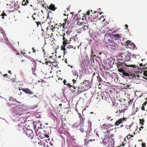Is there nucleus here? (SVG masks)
Here are the masks:
<instances>
[{
	"instance_id": "25",
	"label": "nucleus",
	"mask_w": 147,
	"mask_h": 147,
	"mask_svg": "<svg viewBox=\"0 0 147 147\" xmlns=\"http://www.w3.org/2000/svg\"><path fill=\"white\" fill-rule=\"evenodd\" d=\"M130 126H131L130 129V131H133L134 130H136L137 127L136 125L133 124H131Z\"/></svg>"
},
{
	"instance_id": "33",
	"label": "nucleus",
	"mask_w": 147,
	"mask_h": 147,
	"mask_svg": "<svg viewBox=\"0 0 147 147\" xmlns=\"http://www.w3.org/2000/svg\"><path fill=\"white\" fill-rule=\"evenodd\" d=\"M127 53H123L121 55V59H122L123 60V61H124L125 58V57Z\"/></svg>"
},
{
	"instance_id": "14",
	"label": "nucleus",
	"mask_w": 147,
	"mask_h": 147,
	"mask_svg": "<svg viewBox=\"0 0 147 147\" xmlns=\"http://www.w3.org/2000/svg\"><path fill=\"white\" fill-rule=\"evenodd\" d=\"M79 117L80 119V124H84L85 122V118L84 116L83 115H82L81 113H78Z\"/></svg>"
},
{
	"instance_id": "20",
	"label": "nucleus",
	"mask_w": 147,
	"mask_h": 147,
	"mask_svg": "<svg viewBox=\"0 0 147 147\" xmlns=\"http://www.w3.org/2000/svg\"><path fill=\"white\" fill-rule=\"evenodd\" d=\"M0 42L5 43L7 45H8L9 44V40H7V38H4L3 39H0Z\"/></svg>"
},
{
	"instance_id": "6",
	"label": "nucleus",
	"mask_w": 147,
	"mask_h": 147,
	"mask_svg": "<svg viewBox=\"0 0 147 147\" xmlns=\"http://www.w3.org/2000/svg\"><path fill=\"white\" fill-rule=\"evenodd\" d=\"M20 123V124L19 123V125L16 126V129L20 132H24L26 127L24 126L23 123Z\"/></svg>"
},
{
	"instance_id": "40",
	"label": "nucleus",
	"mask_w": 147,
	"mask_h": 147,
	"mask_svg": "<svg viewBox=\"0 0 147 147\" xmlns=\"http://www.w3.org/2000/svg\"><path fill=\"white\" fill-rule=\"evenodd\" d=\"M125 103H124V105H126L127 106H128L130 105V102L128 101H126L125 100H124Z\"/></svg>"
},
{
	"instance_id": "31",
	"label": "nucleus",
	"mask_w": 147,
	"mask_h": 147,
	"mask_svg": "<svg viewBox=\"0 0 147 147\" xmlns=\"http://www.w3.org/2000/svg\"><path fill=\"white\" fill-rule=\"evenodd\" d=\"M52 27H53V26L49 25L46 28L47 32H48L49 31H51Z\"/></svg>"
},
{
	"instance_id": "5",
	"label": "nucleus",
	"mask_w": 147,
	"mask_h": 147,
	"mask_svg": "<svg viewBox=\"0 0 147 147\" xmlns=\"http://www.w3.org/2000/svg\"><path fill=\"white\" fill-rule=\"evenodd\" d=\"M16 103H19V102L11 97H9L8 100L7 101V103L9 107H11L13 105H17Z\"/></svg>"
},
{
	"instance_id": "37",
	"label": "nucleus",
	"mask_w": 147,
	"mask_h": 147,
	"mask_svg": "<svg viewBox=\"0 0 147 147\" xmlns=\"http://www.w3.org/2000/svg\"><path fill=\"white\" fill-rule=\"evenodd\" d=\"M67 124L65 123L63 124V123L62 124V127L64 129L67 130L68 129L67 127Z\"/></svg>"
},
{
	"instance_id": "2",
	"label": "nucleus",
	"mask_w": 147,
	"mask_h": 147,
	"mask_svg": "<svg viewBox=\"0 0 147 147\" xmlns=\"http://www.w3.org/2000/svg\"><path fill=\"white\" fill-rule=\"evenodd\" d=\"M113 135L111 134L109 136H105L102 139V143L105 145L108 144L107 147H114V139L112 138Z\"/></svg>"
},
{
	"instance_id": "17",
	"label": "nucleus",
	"mask_w": 147,
	"mask_h": 147,
	"mask_svg": "<svg viewBox=\"0 0 147 147\" xmlns=\"http://www.w3.org/2000/svg\"><path fill=\"white\" fill-rule=\"evenodd\" d=\"M18 108H12V110L16 114L17 116H20L22 115L20 111L19 110Z\"/></svg>"
},
{
	"instance_id": "26",
	"label": "nucleus",
	"mask_w": 147,
	"mask_h": 147,
	"mask_svg": "<svg viewBox=\"0 0 147 147\" xmlns=\"http://www.w3.org/2000/svg\"><path fill=\"white\" fill-rule=\"evenodd\" d=\"M33 125H34V128L35 131H36V130H38L39 129V126L40 125L41 126V124H39L38 123H36L35 125L34 124V123Z\"/></svg>"
},
{
	"instance_id": "57",
	"label": "nucleus",
	"mask_w": 147,
	"mask_h": 147,
	"mask_svg": "<svg viewBox=\"0 0 147 147\" xmlns=\"http://www.w3.org/2000/svg\"><path fill=\"white\" fill-rule=\"evenodd\" d=\"M139 65L140 66V67H139L138 66V67H139V69H138L137 68H136L137 69H140L141 68V66H142L143 67V64L142 63H140L139 64Z\"/></svg>"
},
{
	"instance_id": "45",
	"label": "nucleus",
	"mask_w": 147,
	"mask_h": 147,
	"mask_svg": "<svg viewBox=\"0 0 147 147\" xmlns=\"http://www.w3.org/2000/svg\"><path fill=\"white\" fill-rule=\"evenodd\" d=\"M131 127V126H130V125H127L125 126V128L127 129H129V130H130Z\"/></svg>"
},
{
	"instance_id": "52",
	"label": "nucleus",
	"mask_w": 147,
	"mask_h": 147,
	"mask_svg": "<svg viewBox=\"0 0 147 147\" xmlns=\"http://www.w3.org/2000/svg\"><path fill=\"white\" fill-rule=\"evenodd\" d=\"M144 76L146 77H147V70H145L144 72Z\"/></svg>"
},
{
	"instance_id": "34",
	"label": "nucleus",
	"mask_w": 147,
	"mask_h": 147,
	"mask_svg": "<svg viewBox=\"0 0 147 147\" xmlns=\"http://www.w3.org/2000/svg\"><path fill=\"white\" fill-rule=\"evenodd\" d=\"M126 110V109L125 108H121V109H119V114H120L121 113H124L125 111Z\"/></svg>"
},
{
	"instance_id": "19",
	"label": "nucleus",
	"mask_w": 147,
	"mask_h": 147,
	"mask_svg": "<svg viewBox=\"0 0 147 147\" xmlns=\"http://www.w3.org/2000/svg\"><path fill=\"white\" fill-rule=\"evenodd\" d=\"M15 4V2L14 0H11L10 2H8V3L7 4V7L10 8H12L11 7L14 5Z\"/></svg>"
},
{
	"instance_id": "41",
	"label": "nucleus",
	"mask_w": 147,
	"mask_h": 147,
	"mask_svg": "<svg viewBox=\"0 0 147 147\" xmlns=\"http://www.w3.org/2000/svg\"><path fill=\"white\" fill-rule=\"evenodd\" d=\"M143 69L144 70L147 69V63H145L143 65L141 69Z\"/></svg>"
},
{
	"instance_id": "7",
	"label": "nucleus",
	"mask_w": 147,
	"mask_h": 147,
	"mask_svg": "<svg viewBox=\"0 0 147 147\" xmlns=\"http://www.w3.org/2000/svg\"><path fill=\"white\" fill-rule=\"evenodd\" d=\"M53 56H49L47 59L45 58V60L46 61L45 62V63L46 65H48V63H49V66H51V63H54L55 61V60L53 58Z\"/></svg>"
},
{
	"instance_id": "27",
	"label": "nucleus",
	"mask_w": 147,
	"mask_h": 147,
	"mask_svg": "<svg viewBox=\"0 0 147 147\" xmlns=\"http://www.w3.org/2000/svg\"><path fill=\"white\" fill-rule=\"evenodd\" d=\"M125 45L128 46L129 45H131V47H132L133 48H134V47L135 45V44L131 42L129 40L127 41Z\"/></svg>"
},
{
	"instance_id": "18",
	"label": "nucleus",
	"mask_w": 147,
	"mask_h": 147,
	"mask_svg": "<svg viewBox=\"0 0 147 147\" xmlns=\"http://www.w3.org/2000/svg\"><path fill=\"white\" fill-rule=\"evenodd\" d=\"M22 90L23 92L27 94H33V92L28 88H22Z\"/></svg>"
},
{
	"instance_id": "64",
	"label": "nucleus",
	"mask_w": 147,
	"mask_h": 147,
	"mask_svg": "<svg viewBox=\"0 0 147 147\" xmlns=\"http://www.w3.org/2000/svg\"><path fill=\"white\" fill-rule=\"evenodd\" d=\"M125 140L126 139L125 138L124 139V142H123L122 143V145H123V146H124V143L125 144V143L126 142V141H125Z\"/></svg>"
},
{
	"instance_id": "16",
	"label": "nucleus",
	"mask_w": 147,
	"mask_h": 147,
	"mask_svg": "<svg viewBox=\"0 0 147 147\" xmlns=\"http://www.w3.org/2000/svg\"><path fill=\"white\" fill-rule=\"evenodd\" d=\"M113 129H101L102 132H103L104 133V134H105V136L104 137V138H105L106 136H108L110 134V131Z\"/></svg>"
},
{
	"instance_id": "39",
	"label": "nucleus",
	"mask_w": 147,
	"mask_h": 147,
	"mask_svg": "<svg viewBox=\"0 0 147 147\" xmlns=\"http://www.w3.org/2000/svg\"><path fill=\"white\" fill-rule=\"evenodd\" d=\"M66 46H67L65 45H64V44H63L61 47V50H63V51H65V50H66V49L65 48V47Z\"/></svg>"
},
{
	"instance_id": "58",
	"label": "nucleus",
	"mask_w": 147,
	"mask_h": 147,
	"mask_svg": "<svg viewBox=\"0 0 147 147\" xmlns=\"http://www.w3.org/2000/svg\"><path fill=\"white\" fill-rule=\"evenodd\" d=\"M67 86H70V88H71V87H73L74 88V89H75V88H74V87L72 86H71V85L69 83H68L67 84Z\"/></svg>"
},
{
	"instance_id": "8",
	"label": "nucleus",
	"mask_w": 147,
	"mask_h": 147,
	"mask_svg": "<svg viewBox=\"0 0 147 147\" xmlns=\"http://www.w3.org/2000/svg\"><path fill=\"white\" fill-rule=\"evenodd\" d=\"M65 33H64L63 34V44H64V45H65L67 46V45L68 44H69L70 43V42L71 41V39L70 38H69V40H68L67 38L65 36Z\"/></svg>"
},
{
	"instance_id": "4",
	"label": "nucleus",
	"mask_w": 147,
	"mask_h": 147,
	"mask_svg": "<svg viewBox=\"0 0 147 147\" xmlns=\"http://www.w3.org/2000/svg\"><path fill=\"white\" fill-rule=\"evenodd\" d=\"M24 131L26 136L32 139L34 136V134L32 131L28 128H26Z\"/></svg>"
},
{
	"instance_id": "1",
	"label": "nucleus",
	"mask_w": 147,
	"mask_h": 147,
	"mask_svg": "<svg viewBox=\"0 0 147 147\" xmlns=\"http://www.w3.org/2000/svg\"><path fill=\"white\" fill-rule=\"evenodd\" d=\"M128 61H123V62H119L117 64V66L118 68V71L119 72L123 71V69H129L127 67L135 68H137L138 69L139 68L137 65H133L129 64L127 62Z\"/></svg>"
},
{
	"instance_id": "46",
	"label": "nucleus",
	"mask_w": 147,
	"mask_h": 147,
	"mask_svg": "<svg viewBox=\"0 0 147 147\" xmlns=\"http://www.w3.org/2000/svg\"><path fill=\"white\" fill-rule=\"evenodd\" d=\"M86 16H86V15H85L84 14V16H82V19L83 21L84 20V19H85V20H87V21L88 22L87 19L86 18Z\"/></svg>"
},
{
	"instance_id": "32",
	"label": "nucleus",
	"mask_w": 147,
	"mask_h": 147,
	"mask_svg": "<svg viewBox=\"0 0 147 147\" xmlns=\"http://www.w3.org/2000/svg\"><path fill=\"white\" fill-rule=\"evenodd\" d=\"M94 49L93 48L91 49V56L92 57H96V55L95 54V53L96 51L95 50H94Z\"/></svg>"
},
{
	"instance_id": "22",
	"label": "nucleus",
	"mask_w": 147,
	"mask_h": 147,
	"mask_svg": "<svg viewBox=\"0 0 147 147\" xmlns=\"http://www.w3.org/2000/svg\"><path fill=\"white\" fill-rule=\"evenodd\" d=\"M121 34H112L113 36V37L114 39L115 40H117L121 38Z\"/></svg>"
},
{
	"instance_id": "42",
	"label": "nucleus",
	"mask_w": 147,
	"mask_h": 147,
	"mask_svg": "<svg viewBox=\"0 0 147 147\" xmlns=\"http://www.w3.org/2000/svg\"><path fill=\"white\" fill-rule=\"evenodd\" d=\"M11 8H13L14 9H15L17 10H18V9H19L20 7L19 6H15V5L11 7Z\"/></svg>"
},
{
	"instance_id": "61",
	"label": "nucleus",
	"mask_w": 147,
	"mask_h": 147,
	"mask_svg": "<svg viewBox=\"0 0 147 147\" xmlns=\"http://www.w3.org/2000/svg\"><path fill=\"white\" fill-rule=\"evenodd\" d=\"M90 13V11H88L87 12V13H86L84 14L85 15H86V16H89V15Z\"/></svg>"
},
{
	"instance_id": "55",
	"label": "nucleus",
	"mask_w": 147,
	"mask_h": 147,
	"mask_svg": "<svg viewBox=\"0 0 147 147\" xmlns=\"http://www.w3.org/2000/svg\"><path fill=\"white\" fill-rule=\"evenodd\" d=\"M131 84L129 85H127L126 86L127 88H128L129 89H131V88H132L131 87Z\"/></svg>"
},
{
	"instance_id": "29",
	"label": "nucleus",
	"mask_w": 147,
	"mask_h": 147,
	"mask_svg": "<svg viewBox=\"0 0 147 147\" xmlns=\"http://www.w3.org/2000/svg\"><path fill=\"white\" fill-rule=\"evenodd\" d=\"M130 59L131 57L127 53V55H126L124 61H128L130 60Z\"/></svg>"
},
{
	"instance_id": "21",
	"label": "nucleus",
	"mask_w": 147,
	"mask_h": 147,
	"mask_svg": "<svg viewBox=\"0 0 147 147\" xmlns=\"http://www.w3.org/2000/svg\"><path fill=\"white\" fill-rule=\"evenodd\" d=\"M124 69H123V71L121 72V73H123V76H125L128 77L130 78H131V77H133L132 75H130L128 73L125 72L124 71Z\"/></svg>"
},
{
	"instance_id": "54",
	"label": "nucleus",
	"mask_w": 147,
	"mask_h": 147,
	"mask_svg": "<svg viewBox=\"0 0 147 147\" xmlns=\"http://www.w3.org/2000/svg\"><path fill=\"white\" fill-rule=\"evenodd\" d=\"M133 136H131V135L130 134H129L126 137L127 138V139H130L131 137H132Z\"/></svg>"
},
{
	"instance_id": "51",
	"label": "nucleus",
	"mask_w": 147,
	"mask_h": 147,
	"mask_svg": "<svg viewBox=\"0 0 147 147\" xmlns=\"http://www.w3.org/2000/svg\"><path fill=\"white\" fill-rule=\"evenodd\" d=\"M1 16H2V18L3 19H4V16H7V15L5 13L3 12L1 13Z\"/></svg>"
},
{
	"instance_id": "15",
	"label": "nucleus",
	"mask_w": 147,
	"mask_h": 147,
	"mask_svg": "<svg viewBox=\"0 0 147 147\" xmlns=\"http://www.w3.org/2000/svg\"><path fill=\"white\" fill-rule=\"evenodd\" d=\"M34 23L36 24L37 27H40L41 28L42 31L44 32V31L43 30V28L42 27V25H43V23H45V22H44L43 21L42 22L41 20L40 21L34 22Z\"/></svg>"
},
{
	"instance_id": "48",
	"label": "nucleus",
	"mask_w": 147,
	"mask_h": 147,
	"mask_svg": "<svg viewBox=\"0 0 147 147\" xmlns=\"http://www.w3.org/2000/svg\"><path fill=\"white\" fill-rule=\"evenodd\" d=\"M144 120L143 119H140V124L141 123V125H143V123H144Z\"/></svg>"
},
{
	"instance_id": "49",
	"label": "nucleus",
	"mask_w": 147,
	"mask_h": 147,
	"mask_svg": "<svg viewBox=\"0 0 147 147\" xmlns=\"http://www.w3.org/2000/svg\"><path fill=\"white\" fill-rule=\"evenodd\" d=\"M87 83L88 84V85H89L90 84V81L89 80H86L83 83L84 84H85Z\"/></svg>"
},
{
	"instance_id": "50",
	"label": "nucleus",
	"mask_w": 147,
	"mask_h": 147,
	"mask_svg": "<svg viewBox=\"0 0 147 147\" xmlns=\"http://www.w3.org/2000/svg\"><path fill=\"white\" fill-rule=\"evenodd\" d=\"M83 28L84 30H86L88 29V27L87 26L84 25Z\"/></svg>"
},
{
	"instance_id": "30",
	"label": "nucleus",
	"mask_w": 147,
	"mask_h": 147,
	"mask_svg": "<svg viewBox=\"0 0 147 147\" xmlns=\"http://www.w3.org/2000/svg\"><path fill=\"white\" fill-rule=\"evenodd\" d=\"M29 3L28 0H23L22 2V5L25 6Z\"/></svg>"
},
{
	"instance_id": "47",
	"label": "nucleus",
	"mask_w": 147,
	"mask_h": 147,
	"mask_svg": "<svg viewBox=\"0 0 147 147\" xmlns=\"http://www.w3.org/2000/svg\"><path fill=\"white\" fill-rule=\"evenodd\" d=\"M73 47L74 46H73L68 45L67 46V49H70L71 48H73Z\"/></svg>"
},
{
	"instance_id": "11",
	"label": "nucleus",
	"mask_w": 147,
	"mask_h": 147,
	"mask_svg": "<svg viewBox=\"0 0 147 147\" xmlns=\"http://www.w3.org/2000/svg\"><path fill=\"white\" fill-rule=\"evenodd\" d=\"M108 42L107 43V44L108 46L112 48L113 47H115L117 45L114 41L110 39H109L108 40Z\"/></svg>"
},
{
	"instance_id": "24",
	"label": "nucleus",
	"mask_w": 147,
	"mask_h": 147,
	"mask_svg": "<svg viewBox=\"0 0 147 147\" xmlns=\"http://www.w3.org/2000/svg\"><path fill=\"white\" fill-rule=\"evenodd\" d=\"M41 134V132H39L38 134V135L39 137L41 138H43V137H44L43 136H44L45 137H46L47 138H48L49 137V136L48 135H47V134H42V135H41L40 134Z\"/></svg>"
},
{
	"instance_id": "60",
	"label": "nucleus",
	"mask_w": 147,
	"mask_h": 147,
	"mask_svg": "<svg viewBox=\"0 0 147 147\" xmlns=\"http://www.w3.org/2000/svg\"><path fill=\"white\" fill-rule=\"evenodd\" d=\"M119 110H117V111L116 112V113L117 114V115L119 116L120 114H119Z\"/></svg>"
},
{
	"instance_id": "38",
	"label": "nucleus",
	"mask_w": 147,
	"mask_h": 147,
	"mask_svg": "<svg viewBox=\"0 0 147 147\" xmlns=\"http://www.w3.org/2000/svg\"><path fill=\"white\" fill-rule=\"evenodd\" d=\"M67 21V20L66 19H64L65 22L63 23L62 24V28H64L65 26H66V22Z\"/></svg>"
},
{
	"instance_id": "3",
	"label": "nucleus",
	"mask_w": 147,
	"mask_h": 147,
	"mask_svg": "<svg viewBox=\"0 0 147 147\" xmlns=\"http://www.w3.org/2000/svg\"><path fill=\"white\" fill-rule=\"evenodd\" d=\"M97 99L100 101H107L108 98L105 96L103 92L100 91L98 92Z\"/></svg>"
},
{
	"instance_id": "10",
	"label": "nucleus",
	"mask_w": 147,
	"mask_h": 147,
	"mask_svg": "<svg viewBox=\"0 0 147 147\" xmlns=\"http://www.w3.org/2000/svg\"><path fill=\"white\" fill-rule=\"evenodd\" d=\"M34 22L41 20L39 16V14H37L36 13H34L32 16Z\"/></svg>"
},
{
	"instance_id": "12",
	"label": "nucleus",
	"mask_w": 147,
	"mask_h": 147,
	"mask_svg": "<svg viewBox=\"0 0 147 147\" xmlns=\"http://www.w3.org/2000/svg\"><path fill=\"white\" fill-rule=\"evenodd\" d=\"M113 125L111 124H104L100 126L101 129H111V127H113Z\"/></svg>"
},
{
	"instance_id": "13",
	"label": "nucleus",
	"mask_w": 147,
	"mask_h": 147,
	"mask_svg": "<svg viewBox=\"0 0 147 147\" xmlns=\"http://www.w3.org/2000/svg\"><path fill=\"white\" fill-rule=\"evenodd\" d=\"M126 121V119L124 117L119 119L115 122V125L116 126H118L123 122Z\"/></svg>"
},
{
	"instance_id": "59",
	"label": "nucleus",
	"mask_w": 147,
	"mask_h": 147,
	"mask_svg": "<svg viewBox=\"0 0 147 147\" xmlns=\"http://www.w3.org/2000/svg\"><path fill=\"white\" fill-rule=\"evenodd\" d=\"M142 147H146L145 143H142Z\"/></svg>"
},
{
	"instance_id": "36",
	"label": "nucleus",
	"mask_w": 147,
	"mask_h": 147,
	"mask_svg": "<svg viewBox=\"0 0 147 147\" xmlns=\"http://www.w3.org/2000/svg\"><path fill=\"white\" fill-rule=\"evenodd\" d=\"M73 74L75 77V79H77L78 77V73H77L76 71H74Z\"/></svg>"
},
{
	"instance_id": "28",
	"label": "nucleus",
	"mask_w": 147,
	"mask_h": 147,
	"mask_svg": "<svg viewBox=\"0 0 147 147\" xmlns=\"http://www.w3.org/2000/svg\"><path fill=\"white\" fill-rule=\"evenodd\" d=\"M77 23L78 25H81L82 23H83V20L82 19L77 18Z\"/></svg>"
},
{
	"instance_id": "43",
	"label": "nucleus",
	"mask_w": 147,
	"mask_h": 147,
	"mask_svg": "<svg viewBox=\"0 0 147 147\" xmlns=\"http://www.w3.org/2000/svg\"><path fill=\"white\" fill-rule=\"evenodd\" d=\"M88 140H87V139L86 138L84 140V143L85 145H88L89 142Z\"/></svg>"
},
{
	"instance_id": "44",
	"label": "nucleus",
	"mask_w": 147,
	"mask_h": 147,
	"mask_svg": "<svg viewBox=\"0 0 147 147\" xmlns=\"http://www.w3.org/2000/svg\"><path fill=\"white\" fill-rule=\"evenodd\" d=\"M38 107V105H34L32 106L31 108L32 109H35L37 108Z\"/></svg>"
},
{
	"instance_id": "56",
	"label": "nucleus",
	"mask_w": 147,
	"mask_h": 147,
	"mask_svg": "<svg viewBox=\"0 0 147 147\" xmlns=\"http://www.w3.org/2000/svg\"><path fill=\"white\" fill-rule=\"evenodd\" d=\"M97 78H98V82H101V81H102V80L101 79V78H100V77H99V76L97 77Z\"/></svg>"
},
{
	"instance_id": "63",
	"label": "nucleus",
	"mask_w": 147,
	"mask_h": 147,
	"mask_svg": "<svg viewBox=\"0 0 147 147\" xmlns=\"http://www.w3.org/2000/svg\"><path fill=\"white\" fill-rule=\"evenodd\" d=\"M21 62L23 63V64H25L26 63V60H22L21 61Z\"/></svg>"
},
{
	"instance_id": "53",
	"label": "nucleus",
	"mask_w": 147,
	"mask_h": 147,
	"mask_svg": "<svg viewBox=\"0 0 147 147\" xmlns=\"http://www.w3.org/2000/svg\"><path fill=\"white\" fill-rule=\"evenodd\" d=\"M107 120L110 121H112L113 120V119L111 117H109L107 118Z\"/></svg>"
},
{
	"instance_id": "23",
	"label": "nucleus",
	"mask_w": 147,
	"mask_h": 147,
	"mask_svg": "<svg viewBox=\"0 0 147 147\" xmlns=\"http://www.w3.org/2000/svg\"><path fill=\"white\" fill-rule=\"evenodd\" d=\"M48 8L50 9L53 11H54L57 9V8L55 7V5L53 4H51Z\"/></svg>"
},
{
	"instance_id": "35",
	"label": "nucleus",
	"mask_w": 147,
	"mask_h": 147,
	"mask_svg": "<svg viewBox=\"0 0 147 147\" xmlns=\"http://www.w3.org/2000/svg\"><path fill=\"white\" fill-rule=\"evenodd\" d=\"M61 27H62V24L60 23L58 25L56 24L55 25V28L59 29H61Z\"/></svg>"
},
{
	"instance_id": "62",
	"label": "nucleus",
	"mask_w": 147,
	"mask_h": 147,
	"mask_svg": "<svg viewBox=\"0 0 147 147\" xmlns=\"http://www.w3.org/2000/svg\"><path fill=\"white\" fill-rule=\"evenodd\" d=\"M32 50L33 51V53H35L36 51V50L34 48V47H33L32 48Z\"/></svg>"
},
{
	"instance_id": "9",
	"label": "nucleus",
	"mask_w": 147,
	"mask_h": 147,
	"mask_svg": "<svg viewBox=\"0 0 147 147\" xmlns=\"http://www.w3.org/2000/svg\"><path fill=\"white\" fill-rule=\"evenodd\" d=\"M77 127H79L78 129L82 133H85L87 135L86 132L87 130V129L85 128L84 124H79V125Z\"/></svg>"
}]
</instances>
